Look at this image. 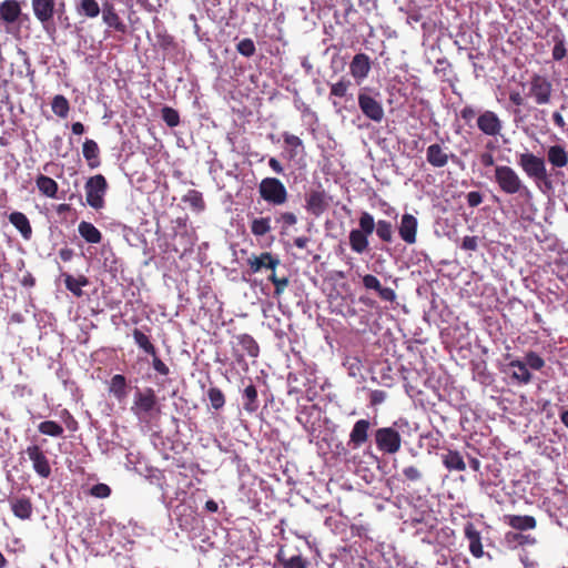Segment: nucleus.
<instances>
[{
    "label": "nucleus",
    "mask_w": 568,
    "mask_h": 568,
    "mask_svg": "<svg viewBox=\"0 0 568 568\" xmlns=\"http://www.w3.org/2000/svg\"><path fill=\"white\" fill-rule=\"evenodd\" d=\"M369 88H362L357 95L358 108L362 113L373 122L379 123L385 116L382 102L377 99L378 92L369 93Z\"/></svg>",
    "instance_id": "6e6552de"
},
{
    "label": "nucleus",
    "mask_w": 568,
    "mask_h": 568,
    "mask_svg": "<svg viewBox=\"0 0 568 568\" xmlns=\"http://www.w3.org/2000/svg\"><path fill=\"white\" fill-rule=\"evenodd\" d=\"M80 236L90 244H98L102 241L101 232L90 222L82 221L78 226Z\"/></svg>",
    "instance_id": "c756f323"
},
{
    "label": "nucleus",
    "mask_w": 568,
    "mask_h": 568,
    "mask_svg": "<svg viewBox=\"0 0 568 568\" xmlns=\"http://www.w3.org/2000/svg\"><path fill=\"white\" fill-rule=\"evenodd\" d=\"M283 140L284 143L291 148L288 151V159H295L298 154L297 149L303 148V141L297 135L290 134L287 132L283 133Z\"/></svg>",
    "instance_id": "a18cd8bd"
},
{
    "label": "nucleus",
    "mask_w": 568,
    "mask_h": 568,
    "mask_svg": "<svg viewBox=\"0 0 568 568\" xmlns=\"http://www.w3.org/2000/svg\"><path fill=\"white\" fill-rule=\"evenodd\" d=\"M476 125L487 136L500 135L504 126L501 119L491 110L480 112L477 116Z\"/></svg>",
    "instance_id": "9b49d317"
},
{
    "label": "nucleus",
    "mask_w": 568,
    "mask_h": 568,
    "mask_svg": "<svg viewBox=\"0 0 568 568\" xmlns=\"http://www.w3.org/2000/svg\"><path fill=\"white\" fill-rule=\"evenodd\" d=\"M52 111L59 118H67L70 111L68 99L62 94H57L51 102Z\"/></svg>",
    "instance_id": "58836bf2"
},
{
    "label": "nucleus",
    "mask_w": 568,
    "mask_h": 568,
    "mask_svg": "<svg viewBox=\"0 0 568 568\" xmlns=\"http://www.w3.org/2000/svg\"><path fill=\"white\" fill-rule=\"evenodd\" d=\"M449 159H457L455 154H448L446 149L438 143L428 145L426 149V160L433 168H444Z\"/></svg>",
    "instance_id": "aec40b11"
},
{
    "label": "nucleus",
    "mask_w": 568,
    "mask_h": 568,
    "mask_svg": "<svg viewBox=\"0 0 568 568\" xmlns=\"http://www.w3.org/2000/svg\"><path fill=\"white\" fill-rule=\"evenodd\" d=\"M508 366L514 368L510 375L513 379L517 381L519 384H529L531 382L532 375L525 361L514 359Z\"/></svg>",
    "instance_id": "c85d7f7f"
},
{
    "label": "nucleus",
    "mask_w": 568,
    "mask_h": 568,
    "mask_svg": "<svg viewBox=\"0 0 568 568\" xmlns=\"http://www.w3.org/2000/svg\"><path fill=\"white\" fill-rule=\"evenodd\" d=\"M280 263V258L270 252H263L247 258V265L252 273L261 272L263 268L275 271Z\"/></svg>",
    "instance_id": "f3484780"
},
{
    "label": "nucleus",
    "mask_w": 568,
    "mask_h": 568,
    "mask_svg": "<svg viewBox=\"0 0 568 568\" xmlns=\"http://www.w3.org/2000/svg\"><path fill=\"white\" fill-rule=\"evenodd\" d=\"M460 118L467 123L469 124L476 116H477V111L476 109L473 106V105H465L460 112Z\"/></svg>",
    "instance_id": "6e6d98bb"
},
{
    "label": "nucleus",
    "mask_w": 568,
    "mask_h": 568,
    "mask_svg": "<svg viewBox=\"0 0 568 568\" xmlns=\"http://www.w3.org/2000/svg\"><path fill=\"white\" fill-rule=\"evenodd\" d=\"M243 397L245 399L243 404L244 409L248 413H254L258 407L257 390L255 385L250 383V385H247L243 390Z\"/></svg>",
    "instance_id": "c9c22d12"
},
{
    "label": "nucleus",
    "mask_w": 568,
    "mask_h": 568,
    "mask_svg": "<svg viewBox=\"0 0 568 568\" xmlns=\"http://www.w3.org/2000/svg\"><path fill=\"white\" fill-rule=\"evenodd\" d=\"M62 276L67 290H69L77 297H81L83 295L82 287L89 285V280L84 275L74 277L65 273Z\"/></svg>",
    "instance_id": "473e14b6"
},
{
    "label": "nucleus",
    "mask_w": 568,
    "mask_h": 568,
    "mask_svg": "<svg viewBox=\"0 0 568 568\" xmlns=\"http://www.w3.org/2000/svg\"><path fill=\"white\" fill-rule=\"evenodd\" d=\"M87 203L94 210L104 207V195L108 190L106 179L102 174H97L87 180L85 185Z\"/></svg>",
    "instance_id": "1a4fd4ad"
},
{
    "label": "nucleus",
    "mask_w": 568,
    "mask_h": 568,
    "mask_svg": "<svg viewBox=\"0 0 568 568\" xmlns=\"http://www.w3.org/2000/svg\"><path fill=\"white\" fill-rule=\"evenodd\" d=\"M358 229L351 230L348 242L354 253L363 254L368 250V237L375 230L374 216L368 212H362L358 219Z\"/></svg>",
    "instance_id": "7ed1b4c3"
},
{
    "label": "nucleus",
    "mask_w": 568,
    "mask_h": 568,
    "mask_svg": "<svg viewBox=\"0 0 568 568\" xmlns=\"http://www.w3.org/2000/svg\"><path fill=\"white\" fill-rule=\"evenodd\" d=\"M102 19L109 27L113 28L115 31L122 33L126 31V26L122 22L112 4L104 6L102 11Z\"/></svg>",
    "instance_id": "7c9ffc66"
},
{
    "label": "nucleus",
    "mask_w": 568,
    "mask_h": 568,
    "mask_svg": "<svg viewBox=\"0 0 568 568\" xmlns=\"http://www.w3.org/2000/svg\"><path fill=\"white\" fill-rule=\"evenodd\" d=\"M268 166L276 174H284V166L276 158H270Z\"/></svg>",
    "instance_id": "0e129e2a"
},
{
    "label": "nucleus",
    "mask_w": 568,
    "mask_h": 568,
    "mask_svg": "<svg viewBox=\"0 0 568 568\" xmlns=\"http://www.w3.org/2000/svg\"><path fill=\"white\" fill-rule=\"evenodd\" d=\"M128 383L124 375L115 374L109 383V393L112 394L118 400L126 397Z\"/></svg>",
    "instance_id": "2f4dec72"
},
{
    "label": "nucleus",
    "mask_w": 568,
    "mask_h": 568,
    "mask_svg": "<svg viewBox=\"0 0 568 568\" xmlns=\"http://www.w3.org/2000/svg\"><path fill=\"white\" fill-rule=\"evenodd\" d=\"M38 430L51 437H61L63 435V427L54 420H44L38 425Z\"/></svg>",
    "instance_id": "c03bdc74"
},
{
    "label": "nucleus",
    "mask_w": 568,
    "mask_h": 568,
    "mask_svg": "<svg viewBox=\"0 0 568 568\" xmlns=\"http://www.w3.org/2000/svg\"><path fill=\"white\" fill-rule=\"evenodd\" d=\"M443 464L449 470L464 471L466 469L463 456L457 450H448L447 454L443 456Z\"/></svg>",
    "instance_id": "72a5a7b5"
},
{
    "label": "nucleus",
    "mask_w": 568,
    "mask_h": 568,
    "mask_svg": "<svg viewBox=\"0 0 568 568\" xmlns=\"http://www.w3.org/2000/svg\"><path fill=\"white\" fill-rule=\"evenodd\" d=\"M525 363L535 371H540L545 366V359L534 351L526 353Z\"/></svg>",
    "instance_id": "8fccbe9b"
},
{
    "label": "nucleus",
    "mask_w": 568,
    "mask_h": 568,
    "mask_svg": "<svg viewBox=\"0 0 568 568\" xmlns=\"http://www.w3.org/2000/svg\"><path fill=\"white\" fill-rule=\"evenodd\" d=\"M21 16V6L18 0H4L0 3V19L8 23H16Z\"/></svg>",
    "instance_id": "412c9836"
},
{
    "label": "nucleus",
    "mask_w": 568,
    "mask_h": 568,
    "mask_svg": "<svg viewBox=\"0 0 568 568\" xmlns=\"http://www.w3.org/2000/svg\"><path fill=\"white\" fill-rule=\"evenodd\" d=\"M135 344L148 355H154L156 347L150 341V337L144 334L141 329L134 328L132 332Z\"/></svg>",
    "instance_id": "f704fd0d"
},
{
    "label": "nucleus",
    "mask_w": 568,
    "mask_h": 568,
    "mask_svg": "<svg viewBox=\"0 0 568 568\" xmlns=\"http://www.w3.org/2000/svg\"><path fill=\"white\" fill-rule=\"evenodd\" d=\"M161 115L163 121L166 123L170 128H175L180 124V115L179 112L171 108V106H164L161 110Z\"/></svg>",
    "instance_id": "de8ad7c7"
},
{
    "label": "nucleus",
    "mask_w": 568,
    "mask_h": 568,
    "mask_svg": "<svg viewBox=\"0 0 568 568\" xmlns=\"http://www.w3.org/2000/svg\"><path fill=\"white\" fill-rule=\"evenodd\" d=\"M82 153L91 169H95L100 165V149L94 140L87 139L83 142Z\"/></svg>",
    "instance_id": "cd10ccee"
},
{
    "label": "nucleus",
    "mask_w": 568,
    "mask_h": 568,
    "mask_svg": "<svg viewBox=\"0 0 568 568\" xmlns=\"http://www.w3.org/2000/svg\"><path fill=\"white\" fill-rule=\"evenodd\" d=\"M271 230V217H255L251 222V232L257 237L264 236Z\"/></svg>",
    "instance_id": "4c0bfd02"
},
{
    "label": "nucleus",
    "mask_w": 568,
    "mask_h": 568,
    "mask_svg": "<svg viewBox=\"0 0 568 568\" xmlns=\"http://www.w3.org/2000/svg\"><path fill=\"white\" fill-rule=\"evenodd\" d=\"M36 185L42 195L50 199L57 197L59 185L52 178L39 174L36 178Z\"/></svg>",
    "instance_id": "bb28decb"
},
{
    "label": "nucleus",
    "mask_w": 568,
    "mask_h": 568,
    "mask_svg": "<svg viewBox=\"0 0 568 568\" xmlns=\"http://www.w3.org/2000/svg\"><path fill=\"white\" fill-rule=\"evenodd\" d=\"M90 494L97 498H108L111 495V488L103 483H99L92 486Z\"/></svg>",
    "instance_id": "5fc2aeb1"
},
{
    "label": "nucleus",
    "mask_w": 568,
    "mask_h": 568,
    "mask_svg": "<svg viewBox=\"0 0 568 568\" xmlns=\"http://www.w3.org/2000/svg\"><path fill=\"white\" fill-rule=\"evenodd\" d=\"M417 219L413 214L405 213L400 219L398 234L406 244H415L417 241Z\"/></svg>",
    "instance_id": "dca6fc26"
},
{
    "label": "nucleus",
    "mask_w": 568,
    "mask_h": 568,
    "mask_svg": "<svg viewBox=\"0 0 568 568\" xmlns=\"http://www.w3.org/2000/svg\"><path fill=\"white\" fill-rule=\"evenodd\" d=\"M479 162L485 168L496 166L495 158L490 152H483L479 154Z\"/></svg>",
    "instance_id": "e2e57ef3"
},
{
    "label": "nucleus",
    "mask_w": 568,
    "mask_h": 568,
    "mask_svg": "<svg viewBox=\"0 0 568 568\" xmlns=\"http://www.w3.org/2000/svg\"><path fill=\"white\" fill-rule=\"evenodd\" d=\"M331 196L323 189L311 190L305 197V209L318 217L329 207Z\"/></svg>",
    "instance_id": "ddd939ff"
},
{
    "label": "nucleus",
    "mask_w": 568,
    "mask_h": 568,
    "mask_svg": "<svg viewBox=\"0 0 568 568\" xmlns=\"http://www.w3.org/2000/svg\"><path fill=\"white\" fill-rule=\"evenodd\" d=\"M236 346L240 348L233 347V355L239 364L244 362L245 355L250 357H257L260 354V346L253 336L250 334L243 333L235 336Z\"/></svg>",
    "instance_id": "f8f14e48"
},
{
    "label": "nucleus",
    "mask_w": 568,
    "mask_h": 568,
    "mask_svg": "<svg viewBox=\"0 0 568 568\" xmlns=\"http://www.w3.org/2000/svg\"><path fill=\"white\" fill-rule=\"evenodd\" d=\"M258 194L273 206L283 205L288 200L287 189L277 178H264L258 184Z\"/></svg>",
    "instance_id": "39448f33"
},
{
    "label": "nucleus",
    "mask_w": 568,
    "mask_h": 568,
    "mask_svg": "<svg viewBox=\"0 0 568 568\" xmlns=\"http://www.w3.org/2000/svg\"><path fill=\"white\" fill-rule=\"evenodd\" d=\"M152 356V366L154 368V371L162 375V376H166L170 374V368L169 366L158 356V351L155 349L154 351V355H151Z\"/></svg>",
    "instance_id": "603ef678"
},
{
    "label": "nucleus",
    "mask_w": 568,
    "mask_h": 568,
    "mask_svg": "<svg viewBox=\"0 0 568 568\" xmlns=\"http://www.w3.org/2000/svg\"><path fill=\"white\" fill-rule=\"evenodd\" d=\"M34 18L44 30L49 31L57 13H62L65 8L64 0H31Z\"/></svg>",
    "instance_id": "423d86ee"
},
{
    "label": "nucleus",
    "mask_w": 568,
    "mask_h": 568,
    "mask_svg": "<svg viewBox=\"0 0 568 568\" xmlns=\"http://www.w3.org/2000/svg\"><path fill=\"white\" fill-rule=\"evenodd\" d=\"M77 10L79 14L87 18H97L100 13V7L97 0H80Z\"/></svg>",
    "instance_id": "ea45409f"
},
{
    "label": "nucleus",
    "mask_w": 568,
    "mask_h": 568,
    "mask_svg": "<svg viewBox=\"0 0 568 568\" xmlns=\"http://www.w3.org/2000/svg\"><path fill=\"white\" fill-rule=\"evenodd\" d=\"M371 422L368 419H358L355 422L348 439V446L356 449L367 443L369 438Z\"/></svg>",
    "instance_id": "a211bd4d"
},
{
    "label": "nucleus",
    "mask_w": 568,
    "mask_h": 568,
    "mask_svg": "<svg viewBox=\"0 0 568 568\" xmlns=\"http://www.w3.org/2000/svg\"><path fill=\"white\" fill-rule=\"evenodd\" d=\"M371 69V59L366 53H356L349 63V73L357 84L368 77Z\"/></svg>",
    "instance_id": "2eb2a0df"
},
{
    "label": "nucleus",
    "mask_w": 568,
    "mask_h": 568,
    "mask_svg": "<svg viewBox=\"0 0 568 568\" xmlns=\"http://www.w3.org/2000/svg\"><path fill=\"white\" fill-rule=\"evenodd\" d=\"M74 252L72 248L63 247L59 251V256L63 262H69L72 260Z\"/></svg>",
    "instance_id": "774afa93"
},
{
    "label": "nucleus",
    "mask_w": 568,
    "mask_h": 568,
    "mask_svg": "<svg viewBox=\"0 0 568 568\" xmlns=\"http://www.w3.org/2000/svg\"><path fill=\"white\" fill-rule=\"evenodd\" d=\"M131 410L140 420H146L154 415H159L161 407L155 390L151 387H145L142 390L136 389Z\"/></svg>",
    "instance_id": "20e7f679"
},
{
    "label": "nucleus",
    "mask_w": 568,
    "mask_h": 568,
    "mask_svg": "<svg viewBox=\"0 0 568 568\" xmlns=\"http://www.w3.org/2000/svg\"><path fill=\"white\" fill-rule=\"evenodd\" d=\"M207 398L215 410L221 409L225 405V396L217 387H210L207 389Z\"/></svg>",
    "instance_id": "49530a36"
},
{
    "label": "nucleus",
    "mask_w": 568,
    "mask_h": 568,
    "mask_svg": "<svg viewBox=\"0 0 568 568\" xmlns=\"http://www.w3.org/2000/svg\"><path fill=\"white\" fill-rule=\"evenodd\" d=\"M277 222L283 223V225L285 226H292L296 224L297 217L292 212H284L280 214V216L277 217Z\"/></svg>",
    "instance_id": "bf43d9fd"
},
{
    "label": "nucleus",
    "mask_w": 568,
    "mask_h": 568,
    "mask_svg": "<svg viewBox=\"0 0 568 568\" xmlns=\"http://www.w3.org/2000/svg\"><path fill=\"white\" fill-rule=\"evenodd\" d=\"M494 181L505 194H529V190L524 184L519 174L509 165H496Z\"/></svg>",
    "instance_id": "f03ea898"
},
{
    "label": "nucleus",
    "mask_w": 568,
    "mask_h": 568,
    "mask_svg": "<svg viewBox=\"0 0 568 568\" xmlns=\"http://www.w3.org/2000/svg\"><path fill=\"white\" fill-rule=\"evenodd\" d=\"M552 121H554V123H555V124H556L560 130H562V131H565V130H566L567 124H566V122H565V120H564V118H562V115H561V113H560L559 111H555V112L552 113Z\"/></svg>",
    "instance_id": "69168bd1"
},
{
    "label": "nucleus",
    "mask_w": 568,
    "mask_h": 568,
    "mask_svg": "<svg viewBox=\"0 0 568 568\" xmlns=\"http://www.w3.org/2000/svg\"><path fill=\"white\" fill-rule=\"evenodd\" d=\"M26 453L32 462L34 471L41 478H49L51 475V466L44 452L38 445L28 446Z\"/></svg>",
    "instance_id": "4468645a"
},
{
    "label": "nucleus",
    "mask_w": 568,
    "mask_h": 568,
    "mask_svg": "<svg viewBox=\"0 0 568 568\" xmlns=\"http://www.w3.org/2000/svg\"><path fill=\"white\" fill-rule=\"evenodd\" d=\"M276 559L283 566V568H307V560L301 555L286 558L282 552H278L276 555Z\"/></svg>",
    "instance_id": "a19ab883"
},
{
    "label": "nucleus",
    "mask_w": 568,
    "mask_h": 568,
    "mask_svg": "<svg viewBox=\"0 0 568 568\" xmlns=\"http://www.w3.org/2000/svg\"><path fill=\"white\" fill-rule=\"evenodd\" d=\"M552 92V83L547 77L539 73H534L530 77L526 95L537 105L549 104L551 102Z\"/></svg>",
    "instance_id": "0eeeda50"
},
{
    "label": "nucleus",
    "mask_w": 568,
    "mask_h": 568,
    "mask_svg": "<svg viewBox=\"0 0 568 568\" xmlns=\"http://www.w3.org/2000/svg\"><path fill=\"white\" fill-rule=\"evenodd\" d=\"M552 59L555 61H561L567 55V44L565 36L561 32H557L552 36Z\"/></svg>",
    "instance_id": "e433bc0d"
},
{
    "label": "nucleus",
    "mask_w": 568,
    "mask_h": 568,
    "mask_svg": "<svg viewBox=\"0 0 568 568\" xmlns=\"http://www.w3.org/2000/svg\"><path fill=\"white\" fill-rule=\"evenodd\" d=\"M478 247L477 236H465L463 239L462 248L467 251H476Z\"/></svg>",
    "instance_id": "680f3d73"
},
{
    "label": "nucleus",
    "mask_w": 568,
    "mask_h": 568,
    "mask_svg": "<svg viewBox=\"0 0 568 568\" xmlns=\"http://www.w3.org/2000/svg\"><path fill=\"white\" fill-rule=\"evenodd\" d=\"M509 101H510L514 105H517V106H521V105H524V102H525V100H524L523 95H521L519 92H517V91H513V92H510V94H509Z\"/></svg>",
    "instance_id": "338daca9"
},
{
    "label": "nucleus",
    "mask_w": 568,
    "mask_h": 568,
    "mask_svg": "<svg viewBox=\"0 0 568 568\" xmlns=\"http://www.w3.org/2000/svg\"><path fill=\"white\" fill-rule=\"evenodd\" d=\"M505 523L519 531L532 530L537 527V520L532 516L521 515H505Z\"/></svg>",
    "instance_id": "5701e85b"
},
{
    "label": "nucleus",
    "mask_w": 568,
    "mask_h": 568,
    "mask_svg": "<svg viewBox=\"0 0 568 568\" xmlns=\"http://www.w3.org/2000/svg\"><path fill=\"white\" fill-rule=\"evenodd\" d=\"M183 201L189 203L190 206L197 212L205 210V202L203 200V195L197 190H189L186 195L183 197Z\"/></svg>",
    "instance_id": "37998d69"
},
{
    "label": "nucleus",
    "mask_w": 568,
    "mask_h": 568,
    "mask_svg": "<svg viewBox=\"0 0 568 568\" xmlns=\"http://www.w3.org/2000/svg\"><path fill=\"white\" fill-rule=\"evenodd\" d=\"M387 395L386 392L381 389H375L369 395V404L371 406H377L385 402Z\"/></svg>",
    "instance_id": "4d7b16f0"
},
{
    "label": "nucleus",
    "mask_w": 568,
    "mask_h": 568,
    "mask_svg": "<svg viewBox=\"0 0 568 568\" xmlns=\"http://www.w3.org/2000/svg\"><path fill=\"white\" fill-rule=\"evenodd\" d=\"M464 532L469 541V551L475 558H481L484 555L480 532L475 528L474 524L467 523Z\"/></svg>",
    "instance_id": "4be33fe9"
},
{
    "label": "nucleus",
    "mask_w": 568,
    "mask_h": 568,
    "mask_svg": "<svg viewBox=\"0 0 568 568\" xmlns=\"http://www.w3.org/2000/svg\"><path fill=\"white\" fill-rule=\"evenodd\" d=\"M407 425V422L399 418L393 423L392 426L379 427L374 432V442L376 448L387 455H394L399 452L402 447V436L398 429Z\"/></svg>",
    "instance_id": "f257e3e1"
},
{
    "label": "nucleus",
    "mask_w": 568,
    "mask_h": 568,
    "mask_svg": "<svg viewBox=\"0 0 568 568\" xmlns=\"http://www.w3.org/2000/svg\"><path fill=\"white\" fill-rule=\"evenodd\" d=\"M11 510L21 520H28L32 516L33 506L28 497H19L10 500Z\"/></svg>",
    "instance_id": "393cba45"
},
{
    "label": "nucleus",
    "mask_w": 568,
    "mask_h": 568,
    "mask_svg": "<svg viewBox=\"0 0 568 568\" xmlns=\"http://www.w3.org/2000/svg\"><path fill=\"white\" fill-rule=\"evenodd\" d=\"M403 476L409 481H418L423 478V473L418 467L410 465L403 468Z\"/></svg>",
    "instance_id": "864d4df0"
},
{
    "label": "nucleus",
    "mask_w": 568,
    "mask_h": 568,
    "mask_svg": "<svg viewBox=\"0 0 568 568\" xmlns=\"http://www.w3.org/2000/svg\"><path fill=\"white\" fill-rule=\"evenodd\" d=\"M236 50L242 55L251 58L255 54L256 48L252 39L245 38L236 44Z\"/></svg>",
    "instance_id": "3c124183"
},
{
    "label": "nucleus",
    "mask_w": 568,
    "mask_h": 568,
    "mask_svg": "<svg viewBox=\"0 0 568 568\" xmlns=\"http://www.w3.org/2000/svg\"><path fill=\"white\" fill-rule=\"evenodd\" d=\"M467 199V204L470 206V207H476L478 206L479 204H481L483 202V195L480 192L478 191H471L467 194L466 196Z\"/></svg>",
    "instance_id": "052dcab7"
},
{
    "label": "nucleus",
    "mask_w": 568,
    "mask_h": 568,
    "mask_svg": "<svg viewBox=\"0 0 568 568\" xmlns=\"http://www.w3.org/2000/svg\"><path fill=\"white\" fill-rule=\"evenodd\" d=\"M518 165L528 178L535 181H546L548 178L545 160L531 152L520 153Z\"/></svg>",
    "instance_id": "9d476101"
},
{
    "label": "nucleus",
    "mask_w": 568,
    "mask_h": 568,
    "mask_svg": "<svg viewBox=\"0 0 568 568\" xmlns=\"http://www.w3.org/2000/svg\"><path fill=\"white\" fill-rule=\"evenodd\" d=\"M8 219L24 240L28 241L32 237V226L24 213L14 211L9 214Z\"/></svg>",
    "instance_id": "b1692460"
},
{
    "label": "nucleus",
    "mask_w": 568,
    "mask_h": 568,
    "mask_svg": "<svg viewBox=\"0 0 568 568\" xmlns=\"http://www.w3.org/2000/svg\"><path fill=\"white\" fill-rule=\"evenodd\" d=\"M351 87V81L342 77L339 81L331 85V95L344 98Z\"/></svg>",
    "instance_id": "09e8293b"
},
{
    "label": "nucleus",
    "mask_w": 568,
    "mask_h": 568,
    "mask_svg": "<svg viewBox=\"0 0 568 568\" xmlns=\"http://www.w3.org/2000/svg\"><path fill=\"white\" fill-rule=\"evenodd\" d=\"M362 283L367 291H375L383 301L394 302L396 300L395 291L390 287H384L381 281L373 274H365L362 277Z\"/></svg>",
    "instance_id": "6ab92c4d"
},
{
    "label": "nucleus",
    "mask_w": 568,
    "mask_h": 568,
    "mask_svg": "<svg viewBox=\"0 0 568 568\" xmlns=\"http://www.w3.org/2000/svg\"><path fill=\"white\" fill-rule=\"evenodd\" d=\"M376 235L378 239L385 243L393 242V225L389 221L378 220L375 223Z\"/></svg>",
    "instance_id": "79ce46f5"
},
{
    "label": "nucleus",
    "mask_w": 568,
    "mask_h": 568,
    "mask_svg": "<svg viewBox=\"0 0 568 568\" xmlns=\"http://www.w3.org/2000/svg\"><path fill=\"white\" fill-rule=\"evenodd\" d=\"M290 284V280L287 276H283V277H280L275 283H274V296L275 297H280L283 292L287 288Z\"/></svg>",
    "instance_id": "13d9d810"
},
{
    "label": "nucleus",
    "mask_w": 568,
    "mask_h": 568,
    "mask_svg": "<svg viewBox=\"0 0 568 568\" xmlns=\"http://www.w3.org/2000/svg\"><path fill=\"white\" fill-rule=\"evenodd\" d=\"M547 160L554 168H565L568 164V151L559 144L549 146Z\"/></svg>",
    "instance_id": "a878e982"
}]
</instances>
